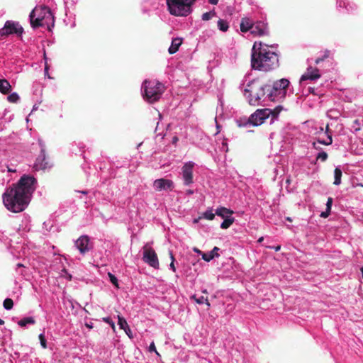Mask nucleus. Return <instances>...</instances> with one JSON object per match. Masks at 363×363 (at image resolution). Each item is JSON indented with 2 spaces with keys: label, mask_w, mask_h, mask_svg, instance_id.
Segmentation results:
<instances>
[{
  "label": "nucleus",
  "mask_w": 363,
  "mask_h": 363,
  "mask_svg": "<svg viewBox=\"0 0 363 363\" xmlns=\"http://www.w3.org/2000/svg\"><path fill=\"white\" fill-rule=\"evenodd\" d=\"M36 183L34 177L24 174L16 184L7 188L3 194V202L6 208L13 213L23 211L30 201Z\"/></svg>",
  "instance_id": "obj_1"
},
{
  "label": "nucleus",
  "mask_w": 363,
  "mask_h": 363,
  "mask_svg": "<svg viewBox=\"0 0 363 363\" xmlns=\"http://www.w3.org/2000/svg\"><path fill=\"white\" fill-rule=\"evenodd\" d=\"M251 66L253 69L269 72L279 67L278 55L268 45L255 43L252 49Z\"/></svg>",
  "instance_id": "obj_2"
},
{
  "label": "nucleus",
  "mask_w": 363,
  "mask_h": 363,
  "mask_svg": "<svg viewBox=\"0 0 363 363\" xmlns=\"http://www.w3.org/2000/svg\"><path fill=\"white\" fill-rule=\"evenodd\" d=\"M269 84H260L257 82L247 84L244 89V95L251 106H266L272 102L269 93Z\"/></svg>",
  "instance_id": "obj_3"
},
{
  "label": "nucleus",
  "mask_w": 363,
  "mask_h": 363,
  "mask_svg": "<svg viewBox=\"0 0 363 363\" xmlns=\"http://www.w3.org/2000/svg\"><path fill=\"white\" fill-rule=\"evenodd\" d=\"M30 22L31 27L37 28L45 25L49 28V24L54 25V16L50 9L47 6H36L30 12Z\"/></svg>",
  "instance_id": "obj_4"
},
{
  "label": "nucleus",
  "mask_w": 363,
  "mask_h": 363,
  "mask_svg": "<svg viewBox=\"0 0 363 363\" xmlns=\"http://www.w3.org/2000/svg\"><path fill=\"white\" fill-rule=\"evenodd\" d=\"M196 0H166L169 13L174 16L186 17L192 12Z\"/></svg>",
  "instance_id": "obj_5"
},
{
  "label": "nucleus",
  "mask_w": 363,
  "mask_h": 363,
  "mask_svg": "<svg viewBox=\"0 0 363 363\" xmlns=\"http://www.w3.org/2000/svg\"><path fill=\"white\" fill-rule=\"evenodd\" d=\"M281 109L282 108L281 106H277L274 109L265 108L256 110L255 112L250 115L252 126L262 125L264 121L269 117H271L270 123H272L278 118V116Z\"/></svg>",
  "instance_id": "obj_6"
},
{
  "label": "nucleus",
  "mask_w": 363,
  "mask_h": 363,
  "mask_svg": "<svg viewBox=\"0 0 363 363\" xmlns=\"http://www.w3.org/2000/svg\"><path fill=\"white\" fill-rule=\"evenodd\" d=\"M289 85V81L283 78L277 80L273 84H269V93L272 101H279L285 98L286 95V89Z\"/></svg>",
  "instance_id": "obj_7"
},
{
  "label": "nucleus",
  "mask_w": 363,
  "mask_h": 363,
  "mask_svg": "<svg viewBox=\"0 0 363 363\" xmlns=\"http://www.w3.org/2000/svg\"><path fill=\"white\" fill-rule=\"evenodd\" d=\"M150 82L145 80L143 84L144 91L143 97L149 103H153L159 99V82H157L155 87H150Z\"/></svg>",
  "instance_id": "obj_8"
},
{
  "label": "nucleus",
  "mask_w": 363,
  "mask_h": 363,
  "mask_svg": "<svg viewBox=\"0 0 363 363\" xmlns=\"http://www.w3.org/2000/svg\"><path fill=\"white\" fill-rule=\"evenodd\" d=\"M23 32V28L20 26L18 23L12 21H7L4 24V26L0 29V36L7 37L11 34H16L20 36L22 35Z\"/></svg>",
  "instance_id": "obj_9"
},
{
  "label": "nucleus",
  "mask_w": 363,
  "mask_h": 363,
  "mask_svg": "<svg viewBox=\"0 0 363 363\" xmlns=\"http://www.w3.org/2000/svg\"><path fill=\"white\" fill-rule=\"evenodd\" d=\"M196 163L192 161L185 162L182 167V177L185 186H189L194 182L193 171Z\"/></svg>",
  "instance_id": "obj_10"
},
{
  "label": "nucleus",
  "mask_w": 363,
  "mask_h": 363,
  "mask_svg": "<svg viewBox=\"0 0 363 363\" xmlns=\"http://www.w3.org/2000/svg\"><path fill=\"white\" fill-rule=\"evenodd\" d=\"M143 260L154 268L159 267L157 253L148 245L143 247Z\"/></svg>",
  "instance_id": "obj_11"
},
{
  "label": "nucleus",
  "mask_w": 363,
  "mask_h": 363,
  "mask_svg": "<svg viewBox=\"0 0 363 363\" xmlns=\"http://www.w3.org/2000/svg\"><path fill=\"white\" fill-rule=\"evenodd\" d=\"M320 77V71L317 68L309 66L306 72L301 77L300 84H303L306 80L314 81Z\"/></svg>",
  "instance_id": "obj_12"
},
{
  "label": "nucleus",
  "mask_w": 363,
  "mask_h": 363,
  "mask_svg": "<svg viewBox=\"0 0 363 363\" xmlns=\"http://www.w3.org/2000/svg\"><path fill=\"white\" fill-rule=\"evenodd\" d=\"M75 246L82 255L89 252L90 250L89 237L87 235L80 236L76 240Z\"/></svg>",
  "instance_id": "obj_13"
},
{
  "label": "nucleus",
  "mask_w": 363,
  "mask_h": 363,
  "mask_svg": "<svg viewBox=\"0 0 363 363\" xmlns=\"http://www.w3.org/2000/svg\"><path fill=\"white\" fill-rule=\"evenodd\" d=\"M251 33L259 36L267 35L268 33L267 24L262 21L254 22Z\"/></svg>",
  "instance_id": "obj_14"
},
{
  "label": "nucleus",
  "mask_w": 363,
  "mask_h": 363,
  "mask_svg": "<svg viewBox=\"0 0 363 363\" xmlns=\"http://www.w3.org/2000/svg\"><path fill=\"white\" fill-rule=\"evenodd\" d=\"M254 19L250 16H244L241 18L240 23V29L242 33H247L252 30Z\"/></svg>",
  "instance_id": "obj_15"
},
{
  "label": "nucleus",
  "mask_w": 363,
  "mask_h": 363,
  "mask_svg": "<svg viewBox=\"0 0 363 363\" xmlns=\"http://www.w3.org/2000/svg\"><path fill=\"white\" fill-rule=\"evenodd\" d=\"M48 162L46 161L45 152L42 150L41 154L36 159V161L34 164L33 168L38 171L40 169H45L48 167Z\"/></svg>",
  "instance_id": "obj_16"
},
{
  "label": "nucleus",
  "mask_w": 363,
  "mask_h": 363,
  "mask_svg": "<svg viewBox=\"0 0 363 363\" xmlns=\"http://www.w3.org/2000/svg\"><path fill=\"white\" fill-rule=\"evenodd\" d=\"M337 7L345 8L347 12H352L357 8V6L353 2L348 0H339L337 1Z\"/></svg>",
  "instance_id": "obj_17"
},
{
  "label": "nucleus",
  "mask_w": 363,
  "mask_h": 363,
  "mask_svg": "<svg viewBox=\"0 0 363 363\" xmlns=\"http://www.w3.org/2000/svg\"><path fill=\"white\" fill-rule=\"evenodd\" d=\"M220 250V248L218 247H214L213 250L207 253H202V259L206 262H210L215 257H218L220 255L218 252Z\"/></svg>",
  "instance_id": "obj_18"
},
{
  "label": "nucleus",
  "mask_w": 363,
  "mask_h": 363,
  "mask_svg": "<svg viewBox=\"0 0 363 363\" xmlns=\"http://www.w3.org/2000/svg\"><path fill=\"white\" fill-rule=\"evenodd\" d=\"M233 213V211L223 206L218 207L216 210V215L223 219L231 217Z\"/></svg>",
  "instance_id": "obj_19"
},
{
  "label": "nucleus",
  "mask_w": 363,
  "mask_h": 363,
  "mask_svg": "<svg viewBox=\"0 0 363 363\" xmlns=\"http://www.w3.org/2000/svg\"><path fill=\"white\" fill-rule=\"evenodd\" d=\"M182 43V38H173L172 40L171 45L168 49L169 53V54L176 53L178 51Z\"/></svg>",
  "instance_id": "obj_20"
},
{
  "label": "nucleus",
  "mask_w": 363,
  "mask_h": 363,
  "mask_svg": "<svg viewBox=\"0 0 363 363\" xmlns=\"http://www.w3.org/2000/svg\"><path fill=\"white\" fill-rule=\"evenodd\" d=\"M11 90L10 83L5 79H0V92L3 94H8Z\"/></svg>",
  "instance_id": "obj_21"
},
{
  "label": "nucleus",
  "mask_w": 363,
  "mask_h": 363,
  "mask_svg": "<svg viewBox=\"0 0 363 363\" xmlns=\"http://www.w3.org/2000/svg\"><path fill=\"white\" fill-rule=\"evenodd\" d=\"M174 188V183L170 179H160V190L171 191Z\"/></svg>",
  "instance_id": "obj_22"
},
{
  "label": "nucleus",
  "mask_w": 363,
  "mask_h": 363,
  "mask_svg": "<svg viewBox=\"0 0 363 363\" xmlns=\"http://www.w3.org/2000/svg\"><path fill=\"white\" fill-rule=\"evenodd\" d=\"M333 199L331 197H328L326 203V210L322 212L320 215L321 218H326L329 216L331 211V208L333 205Z\"/></svg>",
  "instance_id": "obj_23"
},
{
  "label": "nucleus",
  "mask_w": 363,
  "mask_h": 363,
  "mask_svg": "<svg viewBox=\"0 0 363 363\" xmlns=\"http://www.w3.org/2000/svg\"><path fill=\"white\" fill-rule=\"evenodd\" d=\"M236 123L239 127L252 126L250 116L249 118H240L236 121Z\"/></svg>",
  "instance_id": "obj_24"
},
{
  "label": "nucleus",
  "mask_w": 363,
  "mask_h": 363,
  "mask_svg": "<svg viewBox=\"0 0 363 363\" xmlns=\"http://www.w3.org/2000/svg\"><path fill=\"white\" fill-rule=\"evenodd\" d=\"M342 170L339 167H336L334 171V182L333 184L338 186L341 184Z\"/></svg>",
  "instance_id": "obj_25"
},
{
  "label": "nucleus",
  "mask_w": 363,
  "mask_h": 363,
  "mask_svg": "<svg viewBox=\"0 0 363 363\" xmlns=\"http://www.w3.org/2000/svg\"><path fill=\"white\" fill-rule=\"evenodd\" d=\"M217 26L218 28L222 32H226L229 28V23L223 19H219Z\"/></svg>",
  "instance_id": "obj_26"
},
{
  "label": "nucleus",
  "mask_w": 363,
  "mask_h": 363,
  "mask_svg": "<svg viewBox=\"0 0 363 363\" xmlns=\"http://www.w3.org/2000/svg\"><path fill=\"white\" fill-rule=\"evenodd\" d=\"M213 208H208L207 210L203 213L201 218L208 220H212L215 218L216 212H213Z\"/></svg>",
  "instance_id": "obj_27"
},
{
  "label": "nucleus",
  "mask_w": 363,
  "mask_h": 363,
  "mask_svg": "<svg viewBox=\"0 0 363 363\" xmlns=\"http://www.w3.org/2000/svg\"><path fill=\"white\" fill-rule=\"evenodd\" d=\"M191 299L194 300L199 304L206 303V305L208 307H210V306H211L208 298L204 296H201L199 298H196V296L194 294L191 296Z\"/></svg>",
  "instance_id": "obj_28"
},
{
  "label": "nucleus",
  "mask_w": 363,
  "mask_h": 363,
  "mask_svg": "<svg viewBox=\"0 0 363 363\" xmlns=\"http://www.w3.org/2000/svg\"><path fill=\"white\" fill-rule=\"evenodd\" d=\"M313 143H318L319 145H330L333 143V138L328 134V138L325 140L318 138L315 141H313Z\"/></svg>",
  "instance_id": "obj_29"
},
{
  "label": "nucleus",
  "mask_w": 363,
  "mask_h": 363,
  "mask_svg": "<svg viewBox=\"0 0 363 363\" xmlns=\"http://www.w3.org/2000/svg\"><path fill=\"white\" fill-rule=\"evenodd\" d=\"M235 221V218L233 217H229L224 219V220L220 224V228L222 229H228Z\"/></svg>",
  "instance_id": "obj_30"
},
{
  "label": "nucleus",
  "mask_w": 363,
  "mask_h": 363,
  "mask_svg": "<svg viewBox=\"0 0 363 363\" xmlns=\"http://www.w3.org/2000/svg\"><path fill=\"white\" fill-rule=\"evenodd\" d=\"M35 323L33 317H27L20 320L18 324L21 327H25L27 324H34Z\"/></svg>",
  "instance_id": "obj_31"
},
{
  "label": "nucleus",
  "mask_w": 363,
  "mask_h": 363,
  "mask_svg": "<svg viewBox=\"0 0 363 363\" xmlns=\"http://www.w3.org/2000/svg\"><path fill=\"white\" fill-rule=\"evenodd\" d=\"M118 324L119 325L120 328L123 329L124 330L128 329V330L130 332V328H129V326H128L125 319L124 318H123V317H121L120 315H118Z\"/></svg>",
  "instance_id": "obj_32"
},
{
  "label": "nucleus",
  "mask_w": 363,
  "mask_h": 363,
  "mask_svg": "<svg viewBox=\"0 0 363 363\" xmlns=\"http://www.w3.org/2000/svg\"><path fill=\"white\" fill-rule=\"evenodd\" d=\"M328 158V155L326 152L321 150L316 155V162L320 160V162H325Z\"/></svg>",
  "instance_id": "obj_33"
},
{
  "label": "nucleus",
  "mask_w": 363,
  "mask_h": 363,
  "mask_svg": "<svg viewBox=\"0 0 363 363\" xmlns=\"http://www.w3.org/2000/svg\"><path fill=\"white\" fill-rule=\"evenodd\" d=\"M340 113L336 109H330L327 112V116L330 119H337L339 118Z\"/></svg>",
  "instance_id": "obj_34"
},
{
  "label": "nucleus",
  "mask_w": 363,
  "mask_h": 363,
  "mask_svg": "<svg viewBox=\"0 0 363 363\" xmlns=\"http://www.w3.org/2000/svg\"><path fill=\"white\" fill-rule=\"evenodd\" d=\"M216 16V13L213 9L209 12H206V13H203L202 16H201V19L203 21H208Z\"/></svg>",
  "instance_id": "obj_35"
},
{
  "label": "nucleus",
  "mask_w": 363,
  "mask_h": 363,
  "mask_svg": "<svg viewBox=\"0 0 363 363\" xmlns=\"http://www.w3.org/2000/svg\"><path fill=\"white\" fill-rule=\"evenodd\" d=\"M3 306L5 309L11 310L13 306V301L11 298H7L4 301Z\"/></svg>",
  "instance_id": "obj_36"
},
{
  "label": "nucleus",
  "mask_w": 363,
  "mask_h": 363,
  "mask_svg": "<svg viewBox=\"0 0 363 363\" xmlns=\"http://www.w3.org/2000/svg\"><path fill=\"white\" fill-rule=\"evenodd\" d=\"M19 96L17 93H12L9 95L7 99L11 103H16L19 100Z\"/></svg>",
  "instance_id": "obj_37"
},
{
  "label": "nucleus",
  "mask_w": 363,
  "mask_h": 363,
  "mask_svg": "<svg viewBox=\"0 0 363 363\" xmlns=\"http://www.w3.org/2000/svg\"><path fill=\"white\" fill-rule=\"evenodd\" d=\"M352 128L353 129L354 133H357L361 129V123L358 119H356L353 121Z\"/></svg>",
  "instance_id": "obj_38"
},
{
  "label": "nucleus",
  "mask_w": 363,
  "mask_h": 363,
  "mask_svg": "<svg viewBox=\"0 0 363 363\" xmlns=\"http://www.w3.org/2000/svg\"><path fill=\"white\" fill-rule=\"evenodd\" d=\"M108 276L109 277L110 281L116 287L119 288L118 279L111 272L108 273Z\"/></svg>",
  "instance_id": "obj_39"
},
{
  "label": "nucleus",
  "mask_w": 363,
  "mask_h": 363,
  "mask_svg": "<svg viewBox=\"0 0 363 363\" xmlns=\"http://www.w3.org/2000/svg\"><path fill=\"white\" fill-rule=\"evenodd\" d=\"M169 255H170V258H171V263L169 264V269L171 270H172L173 272H176V267L174 265L175 259H174L172 252H169Z\"/></svg>",
  "instance_id": "obj_40"
},
{
  "label": "nucleus",
  "mask_w": 363,
  "mask_h": 363,
  "mask_svg": "<svg viewBox=\"0 0 363 363\" xmlns=\"http://www.w3.org/2000/svg\"><path fill=\"white\" fill-rule=\"evenodd\" d=\"M39 340H40L41 346L45 349L47 347V342H46V339L45 337V335L43 334H40Z\"/></svg>",
  "instance_id": "obj_41"
},
{
  "label": "nucleus",
  "mask_w": 363,
  "mask_h": 363,
  "mask_svg": "<svg viewBox=\"0 0 363 363\" xmlns=\"http://www.w3.org/2000/svg\"><path fill=\"white\" fill-rule=\"evenodd\" d=\"M61 277L66 278L69 281L72 280V275L69 274L66 269H63L61 272Z\"/></svg>",
  "instance_id": "obj_42"
},
{
  "label": "nucleus",
  "mask_w": 363,
  "mask_h": 363,
  "mask_svg": "<svg viewBox=\"0 0 363 363\" xmlns=\"http://www.w3.org/2000/svg\"><path fill=\"white\" fill-rule=\"evenodd\" d=\"M329 56V51H325L324 55L321 57H318L315 60V63L316 65H318L320 62H323L325 58L328 57Z\"/></svg>",
  "instance_id": "obj_43"
},
{
  "label": "nucleus",
  "mask_w": 363,
  "mask_h": 363,
  "mask_svg": "<svg viewBox=\"0 0 363 363\" xmlns=\"http://www.w3.org/2000/svg\"><path fill=\"white\" fill-rule=\"evenodd\" d=\"M148 351L150 352H155L157 355H159V352H157V349H156V346L155 345V343L152 342L150 345L149 346V348H148Z\"/></svg>",
  "instance_id": "obj_44"
},
{
  "label": "nucleus",
  "mask_w": 363,
  "mask_h": 363,
  "mask_svg": "<svg viewBox=\"0 0 363 363\" xmlns=\"http://www.w3.org/2000/svg\"><path fill=\"white\" fill-rule=\"evenodd\" d=\"M103 320L107 323H108L111 328L114 330L115 328V324L109 317L104 318Z\"/></svg>",
  "instance_id": "obj_45"
},
{
  "label": "nucleus",
  "mask_w": 363,
  "mask_h": 363,
  "mask_svg": "<svg viewBox=\"0 0 363 363\" xmlns=\"http://www.w3.org/2000/svg\"><path fill=\"white\" fill-rule=\"evenodd\" d=\"M312 146H313V147L315 150H317V151H318V152H320V151L323 150H322V148L320 147V145H319V144H318V143H313H313H312Z\"/></svg>",
  "instance_id": "obj_46"
},
{
  "label": "nucleus",
  "mask_w": 363,
  "mask_h": 363,
  "mask_svg": "<svg viewBox=\"0 0 363 363\" xmlns=\"http://www.w3.org/2000/svg\"><path fill=\"white\" fill-rule=\"evenodd\" d=\"M325 134L327 136L328 135V134L332 136V133H331V130L329 128V125H327V126L325 128Z\"/></svg>",
  "instance_id": "obj_47"
},
{
  "label": "nucleus",
  "mask_w": 363,
  "mask_h": 363,
  "mask_svg": "<svg viewBox=\"0 0 363 363\" xmlns=\"http://www.w3.org/2000/svg\"><path fill=\"white\" fill-rule=\"evenodd\" d=\"M269 248H272V249H274L276 252H278L281 249V246L280 245H277V246H275V247H269Z\"/></svg>",
  "instance_id": "obj_48"
},
{
  "label": "nucleus",
  "mask_w": 363,
  "mask_h": 363,
  "mask_svg": "<svg viewBox=\"0 0 363 363\" xmlns=\"http://www.w3.org/2000/svg\"><path fill=\"white\" fill-rule=\"evenodd\" d=\"M209 4L216 5L218 3V0H208Z\"/></svg>",
  "instance_id": "obj_49"
},
{
  "label": "nucleus",
  "mask_w": 363,
  "mask_h": 363,
  "mask_svg": "<svg viewBox=\"0 0 363 363\" xmlns=\"http://www.w3.org/2000/svg\"><path fill=\"white\" fill-rule=\"evenodd\" d=\"M178 141V138L177 136H174L172 140V143L173 144H176Z\"/></svg>",
  "instance_id": "obj_50"
},
{
  "label": "nucleus",
  "mask_w": 363,
  "mask_h": 363,
  "mask_svg": "<svg viewBox=\"0 0 363 363\" xmlns=\"http://www.w3.org/2000/svg\"><path fill=\"white\" fill-rule=\"evenodd\" d=\"M124 331L125 332V333H126V334H127L130 337H131V335H130V333H131V331H130V332H129V331L128 330V329H126V330H124Z\"/></svg>",
  "instance_id": "obj_51"
},
{
  "label": "nucleus",
  "mask_w": 363,
  "mask_h": 363,
  "mask_svg": "<svg viewBox=\"0 0 363 363\" xmlns=\"http://www.w3.org/2000/svg\"><path fill=\"white\" fill-rule=\"evenodd\" d=\"M154 184L155 186H157V185L159 186V179H156L154 182Z\"/></svg>",
  "instance_id": "obj_52"
},
{
  "label": "nucleus",
  "mask_w": 363,
  "mask_h": 363,
  "mask_svg": "<svg viewBox=\"0 0 363 363\" xmlns=\"http://www.w3.org/2000/svg\"><path fill=\"white\" fill-rule=\"evenodd\" d=\"M263 240H264V238H263V237H260V238L258 239L257 242L260 243V242H262Z\"/></svg>",
  "instance_id": "obj_53"
},
{
  "label": "nucleus",
  "mask_w": 363,
  "mask_h": 363,
  "mask_svg": "<svg viewBox=\"0 0 363 363\" xmlns=\"http://www.w3.org/2000/svg\"><path fill=\"white\" fill-rule=\"evenodd\" d=\"M186 194H194V191H192V190H188V191H186Z\"/></svg>",
  "instance_id": "obj_54"
},
{
  "label": "nucleus",
  "mask_w": 363,
  "mask_h": 363,
  "mask_svg": "<svg viewBox=\"0 0 363 363\" xmlns=\"http://www.w3.org/2000/svg\"><path fill=\"white\" fill-rule=\"evenodd\" d=\"M323 131H324L323 128L320 127V128H319V131H318V133H323Z\"/></svg>",
  "instance_id": "obj_55"
},
{
  "label": "nucleus",
  "mask_w": 363,
  "mask_h": 363,
  "mask_svg": "<svg viewBox=\"0 0 363 363\" xmlns=\"http://www.w3.org/2000/svg\"><path fill=\"white\" fill-rule=\"evenodd\" d=\"M86 326L87 328H92V326L91 325L88 324V323H86Z\"/></svg>",
  "instance_id": "obj_56"
},
{
  "label": "nucleus",
  "mask_w": 363,
  "mask_h": 363,
  "mask_svg": "<svg viewBox=\"0 0 363 363\" xmlns=\"http://www.w3.org/2000/svg\"><path fill=\"white\" fill-rule=\"evenodd\" d=\"M4 324V321L0 318V325Z\"/></svg>",
  "instance_id": "obj_57"
},
{
  "label": "nucleus",
  "mask_w": 363,
  "mask_h": 363,
  "mask_svg": "<svg viewBox=\"0 0 363 363\" xmlns=\"http://www.w3.org/2000/svg\"><path fill=\"white\" fill-rule=\"evenodd\" d=\"M226 147V144L225 143H223V149L224 150V148Z\"/></svg>",
  "instance_id": "obj_58"
},
{
  "label": "nucleus",
  "mask_w": 363,
  "mask_h": 363,
  "mask_svg": "<svg viewBox=\"0 0 363 363\" xmlns=\"http://www.w3.org/2000/svg\"><path fill=\"white\" fill-rule=\"evenodd\" d=\"M195 251L198 253H201L202 255L203 252H201L199 250L195 249Z\"/></svg>",
  "instance_id": "obj_59"
},
{
  "label": "nucleus",
  "mask_w": 363,
  "mask_h": 363,
  "mask_svg": "<svg viewBox=\"0 0 363 363\" xmlns=\"http://www.w3.org/2000/svg\"><path fill=\"white\" fill-rule=\"evenodd\" d=\"M195 251L198 253H201L202 255L203 252H201L199 250L195 249Z\"/></svg>",
  "instance_id": "obj_60"
},
{
  "label": "nucleus",
  "mask_w": 363,
  "mask_h": 363,
  "mask_svg": "<svg viewBox=\"0 0 363 363\" xmlns=\"http://www.w3.org/2000/svg\"><path fill=\"white\" fill-rule=\"evenodd\" d=\"M309 89H310V91H311V92H313V91H314V88H310Z\"/></svg>",
  "instance_id": "obj_61"
},
{
  "label": "nucleus",
  "mask_w": 363,
  "mask_h": 363,
  "mask_svg": "<svg viewBox=\"0 0 363 363\" xmlns=\"http://www.w3.org/2000/svg\"><path fill=\"white\" fill-rule=\"evenodd\" d=\"M286 220H289V221H291V218H289V217H287V218H286Z\"/></svg>",
  "instance_id": "obj_62"
},
{
  "label": "nucleus",
  "mask_w": 363,
  "mask_h": 363,
  "mask_svg": "<svg viewBox=\"0 0 363 363\" xmlns=\"http://www.w3.org/2000/svg\"><path fill=\"white\" fill-rule=\"evenodd\" d=\"M17 266L21 267H23V265L22 264H18Z\"/></svg>",
  "instance_id": "obj_63"
},
{
  "label": "nucleus",
  "mask_w": 363,
  "mask_h": 363,
  "mask_svg": "<svg viewBox=\"0 0 363 363\" xmlns=\"http://www.w3.org/2000/svg\"><path fill=\"white\" fill-rule=\"evenodd\" d=\"M361 272H362V275H363V267L361 268Z\"/></svg>",
  "instance_id": "obj_64"
}]
</instances>
